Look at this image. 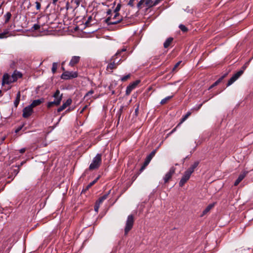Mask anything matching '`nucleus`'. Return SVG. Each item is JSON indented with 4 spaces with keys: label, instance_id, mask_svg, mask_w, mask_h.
I'll return each instance as SVG.
<instances>
[{
    "label": "nucleus",
    "instance_id": "nucleus-35",
    "mask_svg": "<svg viewBox=\"0 0 253 253\" xmlns=\"http://www.w3.org/2000/svg\"><path fill=\"white\" fill-rule=\"evenodd\" d=\"M130 77V74L126 75V76H124V77H122L121 79V80L122 82H126V80H127Z\"/></svg>",
    "mask_w": 253,
    "mask_h": 253
},
{
    "label": "nucleus",
    "instance_id": "nucleus-21",
    "mask_svg": "<svg viewBox=\"0 0 253 253\" xmlns=\"http://www.w3.org/2000/svg\"><path fill=\"white\" fill-rule=\"evenodd\" d=\"M173 40V38L169 37V38H168L166 40V41H165V42L164 43V47L165 48H167L168 47H169L170 46V45L172 43Z\"/></svg>",
    "mask_w": 253,
    "mask_h": 253
},
{
    "label": "nucleus",
    "instance_id": "nucleus-51",
    "mask_svg": "<svg viewBox=\"0 0 253 253\" xmlns=\"http://www.w3.org/2000/svg\"><path fill=\"white\" fill-rule=\"evenodd\" d=\"M186 120V119H185L183 116V117L181 119L180 122L179 123V124L177 125V126H179L181 124H182L183 122H184Z\"/></svg>",
    "mask_w": 253,
    "mask_h": 253
},
{
    "label": "nucleus",
    "instance_id": "nucleus-18",
    "mask_svg": "<svg viewBox=\"0 0 253 253\" xmlns=\"http://www.w3.org/2000/svg\"><path fill=\"white\" fill-rule=\"evenodd\" d=\"M61 103V97L58 100H54L53 101L49 102L47 104V107L50 108L53 106H58Z\"/></svg>",
    "mask_w": 253,
    "mask_h": 253
},
{
    "label": "nucleus",
    "instance_id": "nucleus-38",
    "mask_svg": "<svg viewBox=\"0 0 253 253\" xmlns=\"http://www.w3.org/2000/svg\"><path fill=\"white\" fill-rule=\"evenodd\" d=\"M253 58V56L250 59V60L247 62L242 67V69L241 70H243V72H244L245 70L246 69V68L247 67L249 62L251 61V60H252V59Z\"/></svg>",
    "mask_w": 253,
    "mask_h": 253
},
{
    "label": "nucleus",
    "instance_id": "nucleus-47",
    "mask_svg": "<svg viewBox=\"0 0 253 253\" xmlns=\"http://www.w3.org/2000/svg\"><path fill=\"white\" fill-rule=\"evenodd\" d=\"M156 152V150H154L152 151L151 153L149 155L150 156H151L152 158H153V157L155 156Z\"/></svg>",
    "mask_w": 253,
    "mask_h": 253
},
{
    "label": "nucleus",
    "instance_id": "nucleus-8",
    "mask_svg": "<svg viewBox=\"0 0 253 253\" xmlns=\"http://www.w3.org/2000/svg\"><path fill=\"white\" fill-rule=\"evenodd\" d=\"M191 175V174L189 173L186 171L184 172V174L179 182V185L180 187H182L187 182L190 178Z\"/></svg>",
    "mask_w": 253,
    "mask_h": 253
},
{
    "label": "nucleus",
    "instance_id": "nucleus-5",
    "mask_svg": "<svg viewBox=\"0 0 253 253\" xmlns=\"http://www.w3.org/2000/svg\"><path fill=\"white\" fill-rule=\"evenodd\" d=\"M243 74V70H240L235 73L228 81L227 86H230L234 82H235L242 74Z\"/></svg>",
    "mask_w": 253,
    "mask_h": 253
},
{
    "label": "nucleus",
    "instance_id": "nucleus-9",
    "mask_svg": "<svg viewBox=\"0 0 253 253\" xmlns=\"http://www.w3.org/2000/svg\"><path fill=\"white\" fill-rule=\"evenodd\" d=\"M33 108H32L30 105L24 108L23 110V117L24 118H28L29 117L33 112Z\"/></svg>",
    "mask_w": 253,
    "mask_h": 253
},
{
    "label": "nucleus",
    "instance_id": "nucleus-28",
    "mask_svg": "<svg viewBox=\"0 0 253 253\" xmlns=\"http://www.w3.org/2000/svg\"><path fill=\"white\" fill-rule=\"evenodd\" d=\"M126 50V48H123L122 49L118 50L116 54L113 56H115V58L118 57V56H120L121 55V53L123 52H125Z\"/></svg>",
    "mask_w": 253,
    "mask_h": 253
},
{
    "label": "nucleus",
    "instance_id": "nucleus-54",
    "mask_svg": "<svg viewBox=\"0 0 253 253\" xmlns=\"http://www.w3.org/2000/svg\"><path fill=\"white\" fill-rule=\"evenodd\" d=\"M149 164V163L147 162V161H145L143 164V166L145 167H146V166H148V165Z\"/></svg>",
    "mask_w": 253,
    "mask_h": 253
},
{
    "label": "nucleus",
    "instance_id": "nucleus-58",
    "mask_svg": "<svg viewBox=\"0 0 253 253\" xmlns=\"http://www.w3.org/2000/svg\"><path fill=\"white\" fill-rule=\"evenodd\" d=\"M137 177V174L134 175L132 177V180H133V181H134V180L136 179V177Z\"/></svg>",
    "mask_w": 253,
    "mask_h": 253
},
{
    "label": "nucleus",
    "instance_id": "nucleus-30",
    "mask_svg": "<svg viewBox=\"0 0 253 253\" xmlns=\"http://www.w3.org/2000/svg\"><path fill=\"white\" fill-rule=\"evenodd\" d=\"M94 93V90L93 89H91L89 91H88L84 95V98H86V99H90V97H89L90 95L93 94Z\"/></svg>",
    "mask_w": 253,
    "mask_h": 253
},
{
    "label": "nucleus",
    "instance_id": "nucleus-40",
    "mask_svg": "<svg viewBox=\"0 0 253 253\" xmlns=\"http://www.w3.org/2000/svg\"><path fill=\"white\" fill-rule=\"evenodd\" d=\"M120 8H121V4H118L116 7L115 8V9H114V13H119V11L120 10Z\"/></svg>",
    "mask_w": 253,
    "mask_h": 253
},
{
    "label": "nucleus",
    "instance_id": "nucleus-53",
    "mask_svg": "<svg viewBox=\"0 0 253 253\" xmlns=\"http://www.w3.org/2000/svg\"><path fill=\"white\" fill-rule=\"evenodd\" d=\"M176 127H175L174 128H173L169 134H168V135L169 136V135L171 134L172 133H173L176 130Z\"/></svg>",
    "mask_w": 253,
    "mask_h": 253
},
{
    "label": "nucleus",
    "instance_id": "nucleus-17",
    "mask_svg": "<svg viewBox=\"0 0 253 253\" xmlns=\"http://www.w3.org/2000/svg\"><path fill=\"white\" fill-rule=\"evenodd\" d=\"M111 18L110 17H108L107 18L105 19V21L108 25H115L122 21L123 20V18L121 17L117 20L112 21H111Z\"/></svg>",
    "mask_w": 253,
    "mask_h": 253
},
{
    "label": "nucleus",
    "instance_id": "nucleus-12",
    "mask_svg": "<svg viewBox=\"0 0 253 253\" xmlns=\"http://www.w3.org/2000/svg\"><path fill=\"white\" fill-rule=\"evenodd\" d=\"M72 102L71 98H68L65 102H64L62 106L57 109V112H60L66 108L68 106H70Z\"/></svg>",
    "mask_w": 253,
    "mask_h": 253
},
{
    "label": "nucleus",
    "instance_id": "nucleus-23",
    "mask_svg": "<svg viewBox=\"0 0 253 253\" xmlns=\"http://www.w3.org/2000/svg\"><path fill=\"white\" fill-rule=\"evenodd\" d=\"M60 92L59 89L56 90L53 95V97L55 98V100H58L61 97V101L62 100L63 94H60Z\"/></svg>",
    "mask_w": 253,
    "mask_h": 253
},
{
    "label": "nucleus",
    "instance_id": "nucleus-34",
    "mask_svg": "<svg viewBox=\"0 0 253 253\" xmlns=\"http://www.w3.org/2000/svg\"><path fill=\"white\" fill-rule=\"evenodd\" d=\"M40 28V25L38 24H34L33 26L32 27V31H36L39 30Z\"/></svg>",
    "mask_w": 253,
    "mask_h": 253
},
{
    "label": "nucleus",
    "instance_id": "nucleus-24",
    "mask_svg": "<svg viewBox=\"0 0 253 253\" xmlns=\"http://www.w3.org/2000/svg\"><path fill=\"white\" fill-rule=\"evenodd\" d=\"M109 194V192L100 197L96 202L99 204H101L105 200H106Z\"/></svg>",
    "mask_w": 253,
    "mask_h": 253
},
{
    "label": "nucleus",
    "instance_id": "nucleus-59",
    "mask_svg": "<svg viewBox=\"0 0 253 253\" xmlns=\"http://www.w3.org/2000/svg\"><path fill=\"white\" fill-rule=\"evenodd\" d=\"M19 98L20 99V92H18V93L17 94V96H16V98Z\"/></svg>",
    "mask_w": 253,
    "mask_h": 253
},
{
    "label": "nucleus",
    "instance_id": "nucleus-19",
    "mask_svg": "<svg viewBox=\"0 0 253 253\" xmlns=\"http://www.w3.org/2000/svg\"><path fill=\"white\" fill-rule=\"evenodd\" d=\"M246 173H247L246 172H243L239 175L238 178L236 180V181L234 182L235 186H237L241 182V181L246 176Z\"/></svg>",
    "mask_w": 253,
    "mask_h": 253
},
{
    "label": "nucleus",
    "instance_id": "nucleus-27",
    "mask_svg": "<svg viewBox=\"0 0 253 253\" xmlns=\"http://www.w3.org/2000/svg\"><path fill=\"white\" fill-rule=\"evenodd\" d=\"M172 97H173V95L165 97V98L161 100L160 104L161 105H164V104H166L169 100Z\"/></svg>",
    "mask_w": 253,
    "mask_h": 253
},
{
    "label": "nucleus",
    "instance_id": "nucleus-33",
    "mask_svg": "<svg viewBox=\"0 0 253 253\" xmlns=\"http://www.w3.org/2000/svg\"><path fill=\"white\" fill-rule=\"evenodd\" d=\"M92 16H90L88 17L87 20H86V21L85 23V25H86V26H89L91 25L90 22L92 20Z\"/></svg>",
    "mask_w": 253,
    "mask_h": 253
},
{
    "label": "nucleus",
    "instance_id": "nucleus-45",
    "mask_svg": "<svg viewBox=\"0 0 253 253\" xmlns=\"http://www.w3.org/2000/svg\"><path fill=\"white\" fill-rule=\"evenodd\" d=\"M153 158H152L151 156H150L149 155L147 156V157L146 158L145 161H147V162L148 163H150V161H151L152 159Z\"/></svg>",
    "mask_w": 253,
    "mask_h": 253
},
{
    "label": "nucleus",
    "instance_id": "nucleus-10",
    "mask_svg": "<svg viewBox=\"0 0 253 253\" xmlns=\"http://www.w3.org/2000/svg\"><path fill=\"white\" fill-rule=\"evenodd\" d=\"M175 168L173 167L170 168L169 171L166 174L164 177V180L165 183L168 182L169 180L171 178L172 176L175 172Z\"/></svg>",
    "mask_w": 253,
    "mask_h": 253
},
{
    "label": "nucleus",
    "instance_id": "nucleus-25",
    "mask_svg": "<svg viewBox=\"0 0 253 253\" xmlns=\"http://www.w3.org/2000/svg\"><path fill=\"white\" fill-rule=\"evenodd\" d=\"M99 178V177L98 176L95 179H94L93 181L89 183L85 187V190H87L89 189L92 186H93L98 180Z\"/></svg>",
    "mask_w": 253,
    "mask_h": 253
},
{
    "label": "nucleus",
    "instance_id": "nucleus-3",
    "mask_svg": "<svg viewBox=\"0 0 253 253\" xmlns=\"http://www.w3.org/2000/svg\"><path fill=\"white\" fill-rule=\"evenodd\" d=\"M134 222V216L132 214L129 215L127 217L126 223L125 227V235H126L129 231L131 230L133 227Z\"/></svg>",
    "mask_w": 253,
    "mask_h": 253
},
{
    "label": "nucleus",
    "instance_id": "nucleus-26",
    "mask_svg": "<svg viewBox=\"0 0 253 253\" xmlns=\"http://www.w3.org/2000/svg\"><path fill=\"white\" fill-rule=\"evenodd\" d=\"M9 33V29H5L2 33H0V39H4L7 37Z\"/></svg>",
    "mask_w": 253,
    "mask_h": 253
},
{
    "label": "nucleus",
    "instance_id": "nucleus-2",
    "mask_svg": "<svg viewBox=\"0 0 253 253\" xmlns=\"http://www.w3.org/2000/svg\"><path fill=\"white\" fill-rule=\"evenodd\" d=\"M121 62V59H118V57L115 58V56H112L110 59L109 63L106 67L107 71L112 73L113 70L117 68Z\"/></svg>",
    "mask_w": 253,
    "mask_h": 253
},
{
    "label": "nucleus",
    "instance_id": "nucleus-56",
    "mask_svg": "<svg viewBox=\"0 0 253 253\" xmlns=\"http://www.w3.org/2000/svg\"><path fill=\"white\" fill-rule=\"evenodd\" d=\"M25 151H26L25 148H22L20 150V152L21 153H23L25 152Z\"/></svg>",
    "mask_w": 253,
    "mask_h": 253
},
{
    "label": "nucleus",
    "instance_id": "nucleus-36",
    "mask_svg": "<svg viewBox=\"0 0 253 253\" xmlns=\"http://www.w3.org/2000/svg\"><path fill=\"white\" fill-rule=\"evenodd\" d=\"M153 2L152 0H146L145 4L148 6H152Z\"/></svg>",
    "mask_w": 253,
    "mask_h": 253
},
{
    "label": "nucleus",
    "instance_id": "nucleus-46",
    "mask_svg": "<svg viewBox=\"0 0 253 253\" xmlns=\"http://www.w3.org/2000/svg\"><path fill=\"white\" fill-rule=\"evenodd\" d=\"M36 5L37 9L39 10L41 8V3L38 1H36Z\"/></svg>",
    "mask_w": 253,
    "mask_h": 253
},
{
    "label": "nucleus",
    "instance_id": "nucleus-62",
    "mask_svg": "<svg viewBox=\"0 0 253 253\" xmlns=\"http://www.w3.org/2000/svg\"><path fill=\"white\" fill-rule=\"evenodd\" d=\"M52 3L54 4H56V3L57 2V1H58V0H52Z\"/></svg>",
    "mask_w": 253,
    "mask_h": 253
},
{
    "label": "nucleus",
    "instance_id": "nucleus-41",
    "mask_svg": "<svg viewBox=\"0 0 253 253\" xmlns=\"http://www.w3.org/2000/svg\"><path fill=\"white\" fill-rule=\"evenodd\" d=\"M100 204H99L98 203L96 202L95 206H94V210L96 212H98V209L100 207Z\"/></svg>",
    "mask_w": 253,
    "mask_h": 253
},
{
    "label": "nucleus",
    "instance_id": "nucleus-13",
    "mask_svg": "<svg viewBox=\"0 0 253 253\" xmlns=\"http://www.w3.org/2000/svg\"><path fill=\"white\" fill-rule=\"evenodd\" d=\"M22 76L23 75L20 72L15 70L11 75L13 82H16L18 79L21 78Z\"/></svg>",
    "mask_w": 253,
    "mask_h": 253
},
{
    "label": "nucleus",
    "instance_id": "nucleus-48",
    "mask_svg": "<svg viewBox=\"0 0 253 253\" xmlns=\"http://www.w3.org/2000/svg\"><path fill=\"white\" fill-rule=\"evenodd\" d=\"M139 111V104L137 105L136 108L135 109V115L136 116L138 115Z\"/></svg>",
    "mask_w": 253,
    "mask_h": 253
},
{
    "label": "nucleus",
    "instance_id": "nucleus-43",
    "mask_svg": "<svg viewBox=\"0 0 253 253\" xmlns=\"http://www.w3.org/2000/svg\"><path fill=\"white\" fill-rule=\"evenodd\" d=\"M181 63V61H179L177 63H176L175 65L174 66L173 69H172V70L173 71H174L176 70V69L178 67V66L180 65V64Z\"/></svg>",
    "mask_w": 253,
    "mask_h": 253
},
{
    "label": "nucleus",
    "instance_id": "nucleus-60",
    "mask_svg": "<svg viewBox=\"0 0 253 253\" xmlns=\"http://www.w3.org/2000/svg\"><path fill=\"white\" fill-rule=\"evenodd\" d=\"M111 12H112L111 10V9H109V10L107 11V14L108 15H109V14H110L111 13Z\"/></svg>",
    "mask_w": 253,
    "mask_h": 253
},
{
    "label": "nucleus",
    "instance_id": "nucleus-32",
    "mask_svg": "<svg viewBox=\"0 0 253 253\" xmlns=\"http://www.w3.org/2000/svg\"><path fill=\"white\" fill-rule=\"evenodd\" d=\"M179 28L183 32H186L188 31V29L184 25L180 24L179 26Z\"/></svg>",
    "mask_w": 253,
    "mask_h": 253
},
{
    "label": "nucleus",
    "instance_id": "nucleus-64",
    "mask_svg": "<svg viewBox=\"0 0 253 253\" xmlns=\"http://www.w3.org/2000/svg\"><path fill=\"white\" fill-rule=\"evenodd\" d=\"M14 171H15V172H16V174H17L18 173V171H17V170H16V169H15V170H14Z\"/></svg>",
    "mask_w": 253,
    "mask_h": 253
},
{
    "label": "nucleus",
    "instance_id": "nucleus-57",
    "mask_svg": "<svg viewBox=\"0 0 253 253\" xmlns=\"http://www.w3.org/2000/svg\"><path fill=\"white\" fill-rule=\"evenodd\" d=\"M146 167H144L143 166H142L140 169V172H142L145 169Z\"/></svg>",
    "mask_w": 253,
    "mask_h": 253
},
{
    "label": "nucleus",
    "instance_id": "nucleus-16",
    "mask_svg": "<svg viewBox=\"0 0 253 253\" xmlns=\"http://www.w3.org/2000/svg\"><path fill=\"white\" fill-rule=\"evenodd\" d=\"M44 99L43 98H41L39 99H36V100H33L30 105L32 108H33L34 107H36L40 105L42 103L44 102Z\"/></svg>",
    "mask_w": 253,
    "mask_h": 253
},
{
    "label": "nucleus",
    "instance_id": "nucleus-55",
    "mask_svg": "<svg viewBox=\"0 0 253 253\" xmlns=\"http://www.w3.org/2000/svg\"><path fill=\"white\" fill-rule=\"evenodd\" d=\"M87 106L85 105L84 107H83V108L81 111L80 113H82L85 110V109L87 108Z\"/></svg>",
    "mask_w": 253,
    "mask_h": 253
},
{
    "label": "nucleus",
    "instance_id": "nucleus-14",
    "mask_svg": "<svg viewBox=\"0 0 253 253\" xmlns=\"http://www.w3.org/2000/svg\"><path fill=\"white\" fill-rule=\"evenodd\" d=\"M199 161H197L194 162V163L190 166V167L186 170L189 173L192 174L195 171V169L198 167L199 164Z\"/></svg>",
    "mask_w": 253,
    "mask_h": 253
},
{
    "label": "nucleus",
    "instance_id": "nucleus-15",
    "mask_svg": "<svg viewBox=\"0 0 253 253\" xmlns=\"http://www.w3.org/2000/svg\"><path fill=\"white\" fill-rule=\"evenodd\" d=\"M80 59L81 57L79 56H73L69 63V65L71 67H74L76 64L79 62Z\"/></svg>",
    "mask_w": 253,
    "mask_h": 253
},
{
    "label": "nucleus",
    "instance_id": "nucleus-7",
    "mask_svg": "<svg viewBox=\"0 0 253 253\" xmlns=\"http://www.w3.org/2000/svg\"><path fill=\"white\" fill-rule=\"evenodd\" d=\"M140 82V81L139 80H136V81H134V82L130 84L126 87V95H129L130 93H131V92L132 91V90L133 89H134L136 87V86L139 84Z\"/></svg>",
    "mask_w": 253,
    "mask_h": 253
},
{
    "label": "nucleus",
    "instance_id": "nucleus-11",
    "mask_svg": "<svg viewBox=\"0 0 253 253\" xmlns=\"http://www.w3.org/2000/svg\"><path fill=\"white\" fill-rule=\"evenodd\" d=\"M12 83L13 82L11 76H10L7 73L4 74L2 78V84H10Z\"/></svg>",
    "mask_w": 253,
    "mask_h": 253
},
{
    "label": "nucleus",
    "instance_id": "nucleus-31",
    "mask_svg": "<svg viewBox=\"0 0 253 253\" xmlns=\"http://www.w3.org/2000/svg\"><path fill=\"white\" fill-rule=\"evenodd\" d=\"M57 67H58V63L56 62L53 63L52 67V69H51L52 72L53 73V74H54L56 72Z\"/></svg>",
    "mask_w": 253,
    "mask_h": 253
},
{
    "label": "nucleus",
    "instance_id": "nucleus-4",
    "mask_svg": "<svg viewBox=\"0 0 253 253\" xmlns=\"http://www.w3.org/2000/svg\"><path fill=\"white\" fill-rule=\"evenodd\" d=\"M78 77V73L76 72L64 71L61 76V78L63 80H69Z\"/></svg>",
    "mask_w": 253,
    "mask_h": 253
},
{
    "label": "nucleus",
    "instance_id": "nucleus-1",
    "mask_svg": "<svg viewBox=\"0 0 253 253\" xmlns=\"http://www.w3.org/2000/svg\"><path fill=\"white\" fill-rule=\"evenodd\" d=\"M102 164V154H97L93 158L91 163L89 166V169L93 170L99 169Z\"/></svg>",
    "mask_w": 253,
    "mask_h": 253
},
{
    "label": "nucleus",
    "instance_id": "nucleus-42",
    "mask_svg": "<svg viewBox=\"0 0 253 253\" xmlns=\"http://www.w3.org/2000/svg\"><path fill=\"white\" fill-rule=\"evenodd\" d=\"M19 101H20V99H19L18 98H16V99L15 100V101L14 102V104L15 107H17L18 106V105L19 103Z\"/></svg>",
    "mask_w": 253,
    "mask_h": 253
},
{
    "label": "nucleus",
    "instance_id": "nucleus-63",
    "mask_svg": "<svg viewBox=\"0 0 253 253\" xmlns=\"http://www.w3.org/2000/svg\"><path fill=\"white\" fill-rule=\"evenodd\" d=\"M202 105H203L202 104H200V105H199V106H198V109H199L201 107V106H202Z\"/></svg>",
    "mask_w": 253,
    "mask_h": 253
},
{
    "label": "nucleus",
    "instance_id": "nucleus-20",
    "mask_svg": "<svg viewBox=\"0 0 253 253\" xmlns=\"http://www.w3.org/2000/svg\"><path fill=\"white\" fill-rule=\"evenodd\" d=\"M214 204H211L208 205L207 208L203 211L202 216L208 213L210 210L214 207Z\"/></svg>",
    "mask_w": 253,
    "mask_h": 253
},
{
    "label": "nucleus",
    "instance_id": "nucleus-39",
    "mask_svg": "<svg viewBox=\"0 0 253 253\" xmlns=\"http://www.w3.org/2000/svg\"><path fill=\"white\" fill-rule=\"evenodd\" d=\"M121 17L122 18V16H120L119 13H115V15L114 16V17L113 18V21L117 20Z\"/></svg>",
    "mask_w": 253,
    "mask_h": 253
},
{
    "label": "nucleus",
    "instance_id": "nucleus-49",
    "mask_svg": "<svg viewBox=\"0 0 253 253\" xmlns=\"http://www.w3.org/2000/svg\"><path fill=\"white\" fill-rule=\"evenodd\" d=\"M161 0H156L153 3L152 5L153 6H155L157 4H158L161 1Z\"/></svg>",
    "mask_w": 253,
    "mask_h": 253
},
{
    "label": "nucleus",
    "instance_id": "nucleus-29",
    "mask_svg": "<svg viewBox=\"0 0 253 253\" xmlns=\"http://www.w3.org/2000/svg\"><path fill=\"white\" fill-rule=\"evenodd\" d=\"M11 17V14L10 12H8L5 14V15H4L5 23H6L9 21Z\"/></svg>",
    "mask_w": 253,
    "mask_h": 253
},
{
    "label": "nucleus",
    "instance_id": "nucleus-52",
    "mask_svg": "<svg viewBox=\"0 0 253 253\" xmlns=\"http://www.w3.org/2000/svg\"><path fill=\"white\" fill-rule=\"evenodd\" d=\"M190 115H191V113L189 112H187V114L185 116H184L183 117L185 119H187Z\"/></svg>",
    "mask_w": 253,
    "mask_h": 253
},
{
    "label": "nucleus",
    "instance_id": "nucleus-6",
    "mask_svg": "<svg viewBox=\"0 0 253 253\" xmlns=\"http://www.w3.org/2000/svg\"><path fill=\"white\" fill-rule=\"evenodd\" d=\"M243 74V70H240L235 73L228 81L227 86H230L234 82H235L242 74Z\"/></svg>",
    "mask_w": 253,
    "mask_h": 253
},
{
    "label": "nucleus",
    "instance_id": "nucleus-61",
    "mask_svg": "<svg viewBox=\"0 0 253 253\" xmlns=\"http://www.w3.org/2000/svg\"><path fill=\"white\" fill-rule=\"evenodd\" d=\"M21 128H22V127H19L18 128H17V129L15 130V132H16V133H17V132H18L19 131H20V129H21Z\"/></svg>",
    "mask_w": 253,
    "mask_h": 253
},
{
    "label": "nucleus",
    "instance_id": "nucleus-37",
    "mask_svg": "<svg viewBox=\"0 0 253 253\" xmlns=\"http://www.w3.org/2000/svg\"><path fill=\"white\" fill-rule=\"evenodd\" d=\"M145 1V0H141L139 1V2L137 3V7L138 9H140L142 7V5L143 4L144 2Z\"/></svg>",
    "mask_w": 253,
    "mask_h": 253
},
{
    "label": "nucleus",
    "instance_id": "nucleus-50",
    "mask_svg": "<svg viewBox=\"0 0 253 253\" xmlns=\"http://www.w3.org/2000/svg\"><path fill=\"white\" fill-rule=\"evenodd\" d=\"M74 3L76 4V7H78L80 4V0H75Z\"/></svg>",
    "mask_w": 253,
    "mask_h": 253
},
{
    "label": "nucleus",
    "instance_id": "nucleus-44",
    "mask_svg": "<svg viewBox=\"0 0 253 253\" xmlns=\"http://www.w3.org/2000/svg\"><path fill=\"white\" fill-rule=\"evenodd\" d=\"M135 0H129L128 5L130 6L131 7H133L134 6V2Z\"/></svg>",
    "mask_w": 253,
    "mask_h": 253
},
{
    "label": "nucleus",
    "instance_id": "nucleus-22",
    "mask_svg": "<svg viewBox=\"0 0 253 253\" xmlns=\"http://www.w3.org/2000/svg\"><path fill=\"white\" fill-rule=\"evenodd\" d=\"M226 75L225 74L224 76H222L218 80H217L215 82H214L210 86V87L209 88V90L211 89L213 87H214V86H216L217 84H219L221 82V81L224 79V78L225 77Z\"/></svg>",
    "mask_w": 253,
    "mask_h": 253
}]
</instances>
